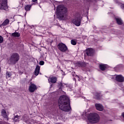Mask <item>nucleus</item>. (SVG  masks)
<instances>
[{
	"label": "nucleus",
	"mask_w": 124,
	"mask_h": 124,
	"mask_svg": "<svg viewBox=\"0 0 124 124\" xmlns=\"http://www.w3.org/2000/svg\"><path fill=\"white\" fill-rule=\"evenodd\" d=\"M121 7L122 9H124V4H122Z\"/></svg>",
	"instance_id": "32"
},
{
	"label": "nucleus",
	"mask_w": 124,
	"mask_h": 124,
	"mask_svg": "<svg viewBox=\"0 0 124 124\" xmlns=\"http://www.w3.org/2000/svg\"><path fill=\"white\" fill-rule=\"evenodd\" d=\"M76 77H78V81H80V77H79V76L77 75H76L75 76Z\"/></svg>",
	"instance_id": "31"
},
{
	"label": "nucleus",
	"mask_w": 124,
	"mask_h": 124,
	"mask_svg": "<svg viewBox=\"0 0 124 124\" xmlns=\"http://www.w3.org/2000/svg\"><path fill=\"white\" fill-rule=\"evenodd\" d=\"M75 66L77 67H81V68H84L87 66V63L86 62H83L81 61H78L75 64Z\"/></svg>",
	"instance_id": "9"
},
{
	"label": "nucleus",
	"mask_w": 124,
	"mask_h": 124,
	"mask_svg": "<svg viewBox=\"0 0 124 124\" xmlns=\"http://www.w3.org/2000/svg\"><path fill=\"white\" fill-rule=\"evenodd\" d=\"M122 116L123 118H124V112H123L122 113Z\"/></svg>",
	"instance_id": "33"
},
{
	"label": "nucleus",
	"mask_w": 124,
	"mask_h": 124,
	"mask_svg": "<svg viewBox=\"0 0 124 124\" xmlns=\"http://www.w3.org/2000/svg\"><path fill=\"white\" fill-rule=\"evenodd\" d=\"M57 18L59 20L67 19V8L62 5H59L57 8Z\"/></svg>",
	"instance_id": "2"
},
{
	"label": "nucleus",
	"mask_w": 124,
	"mask_h": 124,
	"mask_svg": "<svg viewBox=\"0 0 124 124\" xmlns=\"http://www.w3.org/2000/svg\"><path fill=\"white\" fill-rule=\"evenodd\" d=\"M76 77H78V81H80V77H79V76L77 75H76L75 76Z\"/></svg>",
	"instance_id": "30"
},
{
	"label": "nucleus",
	"mask_w": 124,
	"mask_h": 124,
	"mask_svg": "<svg viewBox=\"0 0 124 124\" xmlns=\"http://www.w3.org/2000/svg\"><path fill=\"white\" fill-rule=\"evenodd\" d=\"M86 53L87 56L92 57L93 56V50L92 48H87L86 50Z\"/></svg>",
	"instance_id": "13"
},
{
	"label": "nucleus",
	"mask_w": 124,
	"mask_h": 124,
	"mask_svg": "<svg viewBox=\"0 0 124 124\" xmlns=\"http://www.w3.org/2000/svg\"><path fill=\"white\" fill-rule=\"evenodd\" d=\"M1 115L4 118H5V119H6L7 121H8V116H7V113H6V111H5V110H2Z\"/></svg>",
	"instance_id": "17"
},
{
	"label": "nucleus",
	"mask_w": 124,
	"mask_h": 124,
	"mask_svg": "<svg viewBox=\"0 0 124 124\" xmlns=\"http://www.w3.org/2000/svg\"><path fill=\"white\" fill-rule=\"evenodd\" d=\"M19 116H18V115H16V116H14V120L15 121V122H18L19 121Z\"/></svg>",
	"instance_id": "24"
},
{
	"label": "nucleus",
	"mask_w": 124,
	"mask_h": 124,
	"mask_svg": "<svg viewBox=\"0 0 124 124\" xmlns=\"http://www.w3.org/2000/svg\"><path fill=\"white\" fill-rule=\"evenodd\" d=\"M99 68L102 71H105L108 68V65L106 64H99Z\"/></svg>",
	"instance_id": "12"
},
{
	"label": "nucleus",
	"mask_w": 124,
	"mask_h": 124,
	"mask_svg": "<svg viewBox=\"0 0 124 124\" xmlns=\"http://www.w3.org/2000/svg\"><path fill=\"white\" fill-rule=\"evenodd\" d=\"M40 71V65H36L35 71H34V75L35 76H37L38 74H39V72Z\"/></svg>",
	"instance_id": "16"
},
{
	"label": "nucleus",
	"mask_w": 124,
	"mask_h": 124,
	"mask_svg": "<svg viewBox=\"0 0 124 124\" xmlns=\"http://www.w3.org/2000/svg\"><path fill=\"white\" fill-rule=\"evenodd\" d=\"M7 0H0V10L8 11V5Z\"/></svg>",
	"instance_id": "4"
},
{
	"label": "nucleus",
	"mask_w": 124,
	"mask_h": 124,
	"mask_svg": "<svg viewBox=\"0 0 124 124\" xmlns=\"http://www.w3.org/2000/svg\"><path fill=\"white\" fill-rule=\"evenodd\" d=\"M71 44H72V45L75 46L76 44H77V42H76L75 40L72 39L71 40Z\"/></svg>",
	"instance_id": "23"
},
{
	"label": "nucleus",
	"mask_w": 124,
	"mask_h": 124,
	"mask_svg": "<svg viewBox=\"0 0 124 124\" xmlns=\"http://www.w3.org/2000/svg\"><path fill=\"white\" fill-rule=\"evenodd\" d=\"M6 76L8 77V78H10V77H11V74H10L9 73H7Z\"/></svg>",
	"instance_id": "28"
},
{
	"label": "nucleus",
	"mask_w": 124,
	"mask_h": 124,
	"mask_svg": "<svg viewBox=\"0 0 124 124\" xmlns=\"http://www.w3.org/2000/svg\"><path fill=\"white\" fill-rule=\"evenodd\" d=\"M118 85L121 88H123L124 87V84L123 83H120L119 82L117 83Z\"/></svg>",
	"instance_id": "25"
},
{
	"label": "nucleus",
	"mask_w": 124,
	"mask_h": 124,
	"mask_svg": "<svg viewBox=\"0 0 124 124\" xmlns=\"http://www.w3.org/2000/svg\"><path fill=\"white\" fill-rule=\"evenodd\" d=\"M57 80L58 79L57 78V77H52L48 78L49 83H52V84H55L57 83Z\"/></svg>",
	"instance_id": "15"
},
{
	"label": "nucleus",
	"mask_w": 124,
	"mask_h": 124,
	"mask_svg": "<svg viewBox=\"0 0 124 124\" xmlns=\"http://www.w3.org/2000/svg\"><path fill=\"white\" fill-rule=\"evenodd\" d=\"M95 1H96V0H95Z\"/></svg>",
	"instance_id": "37"
},
{
	"label": "nucleus",
	"mask_w": 124,
	"mask_h": 124,
	"mask_svg": "<svg viewBox=\"0 0 124 124\" xmlns=\"http://www.w3.org/2000/svg\"><path fill=\"white\" fill-rule=\"evenodd\" d=\"M59 109L64 112H70L71 111L70 106V100L66 98L65 96H61L58 100Z\"/></svg>",
	"instance_id": "1"
},
{
	"label": "nucleus",
	"mask_w": 124,
	"mask_h": 124,
	"mask_svg": "<svg viewBox=\"0 0 124 124\" xmlns=\"http://www.w3.org/2000/svg\"><path fill=\"white\" fill-rule=\"evenodd\" d=\"M32 5H26L24 6V9L26 11H30Z\"/></svg>",
	"instance_id": "19"
},
{
	"label": "nucleus",
	"mask_w": 124,
	"mask_h": 124,
	"mask_svg": "<svg viewBox=\"0 0 124 124\" xmlns=\"http://www.w3.org/2000/svg\"><path fill=\"white\" fill-rule=\"evenodd\" d=\"M11 36L13 37H20L21 36V33H20L19 32L15 31L11 34Z\"/></svg>",
	"instance_id": "18"
},
{
	"label": "nucleus",
	"mask_w": 124,
	"mask_h": 124,
	"mask_svg": "<svg viewBox=\"0 0 124 124\" xmlns=\"http://www.w3.org/2000/svg\"><path fill=\"white\" fill-rule=\"evenodd\" d=\"M58 85L59 88V90H62V88H63V84H62V83L59 82Z\"/></svg>",
	"instance_id": "22"
},
{
	"label": "nucleus",
	"mask_w": 124,
	"mask_h": 124,
	"mask_svg": "<svg viewBox=\"0 0 124 124\" xmlns=\"http://www.w3.org/2000/svg\"><path fill=\"white\" fill-rule=\"evenodd\" d=\"M9 19H6L2 23V25H3V27H4L5 26H7V25H8V24H9Z\"/></svg>",
	"instance_id": "21"
},
{
	"label": "nucleus",
	"mask_w": 124,
	"mask_h": 124,
	"mask_svg": "<svg viewBox=\"0 0 124 124\" xmlns=\"http://www.w3.org/2000/svg\"><path fill=\"white\" fill-rule=\"evenodd\" d=\"M44 63H45V62L43 61H41L39 62L40 65H44Z\"/></svg>",
	"instance_id": "26"
},
{
	"label": "nucleus",
	"mask_w": 124,
	"mask_h": 124,
	"mask_svg": "<svg viewBox=\"0 0 124 124\" xmlns=\"http://www.w3.org/2000/svg\"><path fill=\"white\" fill-rule=\"evenodd\" d=\"M20 60V55L17 53H13L11 56L10 61L15 64Z\"/></svg>",
	"instance_id": "6"
},
{
	"label": "nucleus",
	"mask_w": 124,
	"mask_h": 124,
	"mask_svg": "<svg viewBox=\"0 0 124 124\" xmlns=\"http://www.w3.org/2000/svg\"><path fill=\"white\" fill-rule=\"evenodd\" d=\"M100 117L99 115L96 113H91L89 114L88 117V120L89 123L91 124H96L99 122Z\"/></svg>",
	"instance_id": "3"
},
{
	"label": "nucleus",
	"mask_w": 124,
	"mask_h": 124,
	"mask_svg": "<svg viewBox=\"0 0 124 124\" xmlns=\"http://www.w3.org/2000/svg\"><path fill=\"white\" fill-rule=\"evenodd\" d=\"M36 90H37V86L34 83L31 82L29 88L30 93H34Z\"/></svg>",
	"instance_id": "8"
},
{
	"label": "nucleus",
	"mask_w": 124,
	"mask_h": 124,
	"mask_svg": "<svg viewBox=\"0 0 124 124\" xmlns=\"http://www.w3.org/2000/svg\"><path fill=\"white\" fill-rule=\"evenodd\" d=\"M102 97V95L101 93L96 92L94 93L93 98L96 99V100H100Z\"/></svg>",
	"instance_id": "10"
},
{
	"label": "nucleus",
	"mask_w": 124,
	"mask_h": 124,
	"mask_svg": "<svg viewBox=\"0 0 124 124\" xmlns=\"http://www.w3.org/2000/svg\"><path fill=\"white\" fill-rule=\"evenodd\" d=\"M73 80H74V81H75V82H76V78H73Z\"/></svg>",
	"instance_id": "35"
},
{
	"label": "nucleus",
	"mask_w": 124,
	"mask_h": 124,
	"mask_svg": "<svg viewBox=\"0 0 124 124\" xmlns=\"http://www.w3.org/2000/svg\"><path fill=\"white\" fill-rule=\"evenodd\" d=\"M3 27V25H2V23L0 25V27Z\"/></svg>",
	"instance_id": "36"
},
{
	"label": "nucleus",
	"mask_w": 124,
	"mask_h": 124,
	"mask_svg": "<svg viewBox=\"0 0 124 124\" xmlns=\"http://www.w3.org/2000/svg\"><path fill=\"white\" fill-rule=\"evenodd\" d=\"M115 20H116L118 25H123V20H122L121 19L119 18H116Z\"/></svg>",
	"instance_id": "20"
},
{
	"label": "nucleus",
	"mask_w": 124,
	"mask_h": 124,
	"mask_svg": "<svg viewBox=\"0 0 124 124\" xmlns=\"http://www.w3.org/2000/svg\"><path fill=\"white\" fill-rule=\"evenodd\" d=\"M115 80L117 82H118L119 83H124V77L122 75H119L116 76Z\"/></svg>",
	"instance_id": "11"
},
{
	"label": "nucleus",
	"mask_w": 124,
	"mask_h": 124,
	"mask_svg": "<svg viewBox=\"0 0 124 124\" xmlns=\"http://www.w3.org/2000/svg\"><path fill=\"white\" fill-rule=\"evenodd\" d=\"M3 42V37L0 35V43H2Z\"/></svg>",
	"instance_id": "27"
},
{
	"label": "nucleus",
	"mask_w": 124,
	"mask_h": 124,
	"mask_svg": "<svg viewBox=\"0 0 124 124\" xmlns=\"http://www.w3.org/2000/svg\"><path fill=\"white\" fill-rule=\"evenodd\" d=\"M32 1H33V2H36V1H37V0H32Z\"/></svg>",
	"instance_id": "34"
},
{
	"label": "nucleus",
	"mask_w": 124,
	"mask_h": 124,
	"mask_svg": "<svg viewBox=\"0 0 124 124\" xmlns=\"http://www.w3.org/2000/svg\"><path fill=\"white\" fill-rule=\"evenodd\" d=\"M95 107L96 108V109L98 110V111H103V106L101 105V104H95Z\"/></svg>",
	"instance_id": "14"
},
{
	"label": "nucleus",
	"mask_w": 124,
	"mask_h": 124,
	"mask_svg": "<svg viewBox=\"0 0 124 124\" xmlns=\"http://www.w3.org/2000/svg\"><path fill=\"white\" fill-rule=\"evenodd\" d=\"M82 22V17L81 16H79L77 17L75 19H73L72 20V22L74 25H75L77 27H80L81 25V22Z\"/></svg>",
	"instance_id": "7"
},
{
	"label": "nucleus",
	"mask_w": 124,
	"mask_h": 124,
	"mask_svg": "<svg viewBox=\"0 0 124 124\" xmlns=\"http://www.w3.org/2000/svg\"><path fill=\"white\" fill-rule=\"evenodd\" d=\"M57 48L59 50L62 52V53H65L67 51H68V48L65 44L62 43H60L57 45Z\"/></svg>",
	"instance_id": "5"
},
{
	"label": "nucleus",
	"mask_w": 124,
	"mask_h": 124,
	"mask_svg": "<svg viewBox=\"0 0 124 124\" xmlns=\"http://www.w3.org/2000/svg\"><path fill=\"white\" fill-rule=\"evenodd\" d=\"M76 74V73L75 72H72V75L73 77H74V76H75Z\"/></svg>",
	"instance_id": "29"
}]
</instances>
